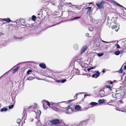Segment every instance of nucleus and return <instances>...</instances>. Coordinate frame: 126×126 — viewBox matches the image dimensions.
Here are the masks:
<instances>
[{
  "label": "nucleus",
  "mask_w": 126,
  "mask_h": 126,
  "mask_svg": "<svg viewBox=\"0 0 126 126\" xmlns=\"http://www.w3.org/2000/svg\"><path fill=\"white\" fill-rule=\"evenodd\" d=\"M51 108L54 110L58 111L59 110H60L61 107L59 106L57 103H55L53 102L51 103Z\"/></svg>",
  "instance_id": "1"
},
{
  "label": "nucleus",
  "mask_w": 126,
  "mask_h": 126,
  "mask_svg": "<svg viewBox=\"0 0 126 126\" xmlns=\"http://www.w3.org/2000/svg\"><path fill=\"white\" fill-rule=\"evenodd\" d=\"M66 111H65V113L67 114H70L71 112L70 111H73V109L71 107H70V106H68L66 107Z\"/></svg>",
  "instance_id": "2"
},
{
  "label": "nucleus",
  "mask_w": 126,
  "mask_h": 126,
  "mask_svg": "<svg viewBox=\"0 0 126 126\" xmlns=\"http://www.w3.org/2000/svg\"><path fill=\"white\" fill-rule=\"evenodd\" d=\"M51 123L54 125L59 124L61 123L60 120L58 119L53 120L51 121Z\"/></svg>",
  "instance_id": "3"
},
{
  "label": "nucleus",
  "mask_w": 126,
  "mask_h": 126,
  "mask_svg": "<svg viewBox=\"0 0 126 126\" xmlns=\"http://www.w3.org/2000/svg\"><path fill=\"white\" fill-rule=\"evenodd\" d=\"M95 74L92 75V77L97 78L100 75V73L99 71H95Z\"/></svg>",
  "instance_id": "4"
},
{
  "label": "nucleus",
  "mask_w": 126,
  "mask_h": 126,
  "mask_svg": "<svg viewBox=\"0 0 126 126\" xmlns=\"http://www.w3.org/2000/svg\"><path fill=\"white\" fill-rule=\"evenodd\" d=\"M75 109L78 111H82V108L79 105H76L75 107Z\"/></svg>",
  "instance_id": "5"
},
{
  "label": "nucleus",
  "mask_w": 126,
  "mask_h": 126,
  "mask_svg": "<svg viewBox=\"0 0 126 126\" xmlns=\"http://www.w3.org/2000/svg\"><path fill=\"white\" fill-rule=\"evenodd\" d=\"M87 48L86 46H85L81 48L80 51V54H81L84 52Z\"/></svg>",
  "instance_id": "6"
},
{
  "label": "nucleus",
  "mask_w": 126,
  "mask_h": 126,
  "mask_svg": "<svg viewBox=\"0 0 126 126\" xmlns=\"http://www.w3.org/2000/svg\"><path fill=\"white\" fill-rule=\"evenodd\" d=\"M100 95L101 97H102L105 96L104 95L105 94V92L102 90H101L99 91ZM106 95H105V96H106Z\"/></svg>",
  "instance_id": "7"
},
{
  "label": "nucleus",
  "mask_w": 126,
  "mask_h": 126,
  "mask_svg": "<svg viewBox=\"0 0 126 126\" xmlns=\"http://www.w3.org/2000/svg\"><path fill=\"white\" fill-rule=\"evenodd\" d=\"M15 100L13 98V97H12L11 98H10L9 100V103H10L11 104H14L15 103Z\"/></svg>",
  "instance_id": "8"
},
{
  "label": "nucleus",
  "mask_w": 126,
  "mask_h": 126,
  "mask_svg": "<svg viewBox=\"0 0 126 126\" xmlns=\"http://www.w3.org/2000/svg\"><path fill=\"white\" fill-rule=\"evenodd\" d=\"M39 66L43 69H46V65L44 63H41L40 64Z\"/></svg>",
  "instance_id": "9"
},
{
  "label": "nucleus",
  "mask_w": 126,
  "mask_h": 126,
  "mask_svg": "<svg viewBox=\"0 0 126 126\" xmlns=\"http://www.w3.org/2000/svg\"><path fill=\"white\" fill-rule=\"evenodd\" d=\"M1 19L3 21H5L7 23H9L12 21V20L10 19L9 18H3Z\"/></svg>",
  "instance_id": "10"
},
{
  "label": "nucleus",
  "mask_w": 126,
  "mask_h": 126,
  "mask_svg": "<svg viewBox=\"0 0 126 126\" xmlns=\"http://www.w3.org/2000/svg\"><path fill=\"white\" fill-rule=\"evenodd\" d=\"M96 5L97 6V7L99 9H102L103 8V6H102V5H101L100 4L96 3Z\"/></svg>",
  "instance_id": "11"
},
{
  "label": "nucleus",
  "mask_w": 126,
  "mask_h": 126,
  "mask_svg": "<svg viewBox=\"0 0 126 126\" xmlns=\"http://www.w3.org/2000/svg\"><path fill=\"white\" fill-rule=\"evenodd\" d=\"M98 104L97 103L94 102H92L90 104V105L92 106L91 107H93L94 106H95L97 105Z\"/></svg>",
  "instance_id": "12"
},
{
  "label": "nucleus",
  "mask_w": 126,
  "mask_h": 126,
  "mask_svg": "<svg viewBox=\"0 0 126 126\" xmlns=\"http://www.w3.org/2000/svg\"><path fill=\"white\" fill-rule=\"evenodd\" d=\"M105 100L103 99H100L98 101V102L100 104H102L103 103L105 102Z\"/></svg>",
  "instance_id": "13"
},
{
  "label": "nucleus",
  "mask_w": 126,
  "mask_h": 126,
  "mask_svg": "<svg viewBox=\"0 0 126 126\" xmlns=\"http://www.w3.org/2000/svg\"><path fill=\"white\" fill-rule=\"evenodd\" d=\"M8 110V109L6 107H4L0 109V111L1 112L6 111Z\"/></svg>",
  "instance_id": "14"
},
{
  "label": "nucleus",
  "mask_w": 126,
  "mask_h": 126,
  "mask_svg": "<svg viewBox=\"0 0 126 126\" xmlns=\"http://www.w3.org/2000/svg\"><path fill=\"white\" fill-rule=\"evenodd\" d=\"M122 44L123 45L124 47L125 48H126V40L125 41H122Z\"/></svg>",
  "instance_id": "15"
},
{
  "label": "nucleus",
  "mask_w": 126,
  "mask_h": 126,
  "mask_svg": "<svg viewBox=\"0 0 126 126\" xmlns=\"http://www.w3.org/2000/svg\"><path fill=\"white\" fill-rule=\"evenodd\" d=\"M74 47L75 50H77L78 48V45L77 44H75L74 45Z\"/></svg>",
  "instance_id": "16"
},
{
  "label": "nucleus",
  "mask_w": 126,
  "mask_h": 126,
  "mask_svg": "<svg viewBox=\"0 0 126 126\" xmlns=\"http://www.w3.org/2000/svg\"><path fill=\"white\" fill-rule=\"evenodd\" d=\"M37 124L38 126H44L43 125H41V123L39 120H38V121L37 122Z\"/></svg>",
  "instance_id": "17"
},
{
  "label": "nucleus",
  "mask_w": 126,
  "mask_h": 126,
  "mask_svg": "<svg viewBox=\"0 0 126 126\" xmlns=\"http://www.w3.org/2000/svg\"><path fill=\"white\" fill-rule=\"evenodd\" d=\"M113 2H114V3L115 4H116V5H117L118 6H120L121 7H123V8H124V7H123V6L122 5H120V4H119L117 2H116L115 1H113Z\"/></svg>",
  "instance_id": "18"
},
{
  "label": "nucleus",
  "mask_w": 126,
  "mask_h": 126,
  "mask_svg": "<svg viewBox=\"0 0 126 126\" xmlns=\"http://www.w3.org/2000/svg\"><path fill=\"white\" fill-rule=\"evenodd\" d=\"M19 66L17 67L13 71V73H15L19 69Z\"/></svg>",
  "instance_id": "19"
},
{
  "label": "nucleus",
  "mask_w": 126,
  "mask_h": 126,
  "mask_svg": "<svg viewBox=\"0 0 126 126\" xmlns=\"http://www.w3.org/2000/svg\"><path fill=\"white\" fill-rule=\"evenodd\" d=\"M88 30L89 31L92 32L93 31L94 28L92 27H91L88 28Z\"/></svg>",
  "instance_id": "20"
},
{
  "label": "nucleus",
  "mask_w": 126,
  "mask_h": 126,
  "mask_svg": "<svg viewBox=\"0 0 126 126\" xmlns=\"http://www.w3.org/2000/svg\"><path fill=\"white\" fill-rule=\"evenodd\" d=\"M21 22L22 23L21 24V25H22V26H24L26 25H23L22 24V23H23V24H24L25 23L26 21L25 20H23V19H22V20H21Z\"/></svg>",
  "instance_id": "21"
},
{
  "label": "nucleus",
  "mask_w": 126,
  "mask_h": 126,
  "mask_svg": "<svg viewBox=\"0 0 126 126\" xmlns=\"http://www.w3.org/2000/svg\"><path fill=\"white\" fill-rule=\"evenodd\" d=\"M39 112H40V114H39V113L38 112H36V115L37 116H38V117H39V116H40V114H41V110H39Z\"/></svg>",
  "instance_id": "22"
},
{
  "label": "nucleus",
  "mask_w": 126,
  "mask_h": 126,
  "mask_svg": "<svg viewBox=\"0 0 126 126\" xmlns=\"http://www.w3.org/2000/svg\"><path fill=\"white\" fill-rule=\"evenodd\" d=\"M21 121V120L19 118H18L16 120V122L17 123L19 124H19H20V122Z\"/></svg>",
  "instance_id": "23"
},
{
  "label": "nucleus",
  "mask_w": 126,
  "mask_h": 126,
  "mask_svg": "<svg viewBox=\"0 0 126 126\" xmlns=\"http://www.w3.org/2000/svg\"><path fill=\"white\" fill-rule=\"evenodd\" d=\"M80 18V16H79V17H75L74 18H73L72 19H71V20H74L77 19L79 18Z\"/></svg>",
  "instance_id": "24"
},
{
  "label": "nucleus",
  "mask_w": 126,
  "mask_h": 126,
  "mask_svg": "<svg viewBox=\"0 0 126 126\" xmlns=\"http://www.w3.org/2000/svg\"><path fill=\"white\" fill-rule=\"evenodd\" d=\"M120 53V51H117L115 52V54L116 55H119Z\"/></svg>",
  "instance_id": "25"
},
{
  "label": "nucleus",
  "mask_w": 126,
  "mask_h": 126,
  "mask_svg": "<svg viewBox=\"0 0 126 126\" xmlns=\"http://www.w3.org/2000/svg\"><path fill=\"white\" fill-rule=\"evenodd\" d=\"M47 101L44 100H43L42 101V103L43 104H46V103H47Z\"/></svg>",
  "instance_id": "26"
},
{
  "label": "nucleus",
  "mask_w": 126,
  "mask_h": 126,
  "mask_svg": "<svg viewBox=\"0 0 126 126\" xmlns=\"http://www.w3.org/2000/svg\"><path fill=\"white\" fill-rule=\"evenodd\" d=\"M108 91L109 92L108 93V94H111V93H112V92H111L112 89L111 88V87H110L109 89L108 90Z\"/></svg>",
  "instance_id": "27"
},
{
  "label": "nucleus",
  "mask_w": 126,
  "mask_h": 126,
  "mask_svg": "<svg viewBox=\"0 0 126 126\" xmlns=\"http://www.w3.org/2000/svg\"><path fill=\"white\" fill-rule=\"evenodd\" d=\"M66 81V79H61V82L62 83H64Z\"/></svg>",
  "instance_id": "28"
},
{
  "label": "nucleus",
  "mask_w": 126,
  "mask_h": 126,
  "mask_svg": "<svg viewBox=\"0 0 126 126\" xmlns=\"http://www.w3.org/2000/svg\"><path fill=\"white\" fill-rule=\"evenodd\" d=\"M34 79V78L32 77H29L27 79V80H30L33 79Z\"/></svg>",
  "instance_id": "29"
},
{
  "label": "nucleus",
  "mask_w": 126,
  "mask_h": 126,
  "mask_svg": "<svg viewBox=\"0 0 126 126\" xmlns=\"http://www.w3.org/2000/svg\"><path fill=\"white\" fill-rule=\"evenodd\" d=\"M51 103H52V102H51L50 103L49 102L47 101V105L48 106L51 107Z\"/></svg>",
  "instance_id": "30"
},
{
  "label": "nucleus",
  "mask_w": 126,
  "mask_h": 126,
  "mask_svg": "<svg viewBox=\"0 0 126 126\" xmlns=\"http://www.w3.org/2000/svg\"><path fill=\"white\" fill-rule=\"evenodd\" d=\"M103 55L104 53H98L97 54V55L99 57H101Z\"/></svg>",
  "instance_id": "31"
},
{
  "label": "nucleus",
  "mask_w": 126,
  "mask_h": 126,
  "mask_svg": "<svg viewBox=\"0 0 126 126\" xmlns=\"http://www.w3.org/2000/svg\"><path fill=\"white\" fill-rule=\"evenodd\" d=\"M81 94L82 93H77L74 96V98H77V96L78 94Z\"/></svg>",
  "instance_id": "32"
},
{
  "label": "nucleus",
  "mask_w": 126,
  "mask_h": 126,
  "mask_svg": "<svg viewBox=\"0 0 126 126\" xmlns=\"http://www.w3.org/2000/svg\"><path fill=\"white\" fill-rule=\"evenodd\" d=\"M14 106V104H12V105L9 106V109H11L13 108Z\"/></svg>",
  "instance_id": "33"
},
{
  "label": "nucleus",
  "mask_w": 126,
  "mask_h": 126,
  "mask_svg": "<svg viewBox=\"0 0 126 126\" xmlns=\"http://www.w3.org/2000/svg\"><path fill=\"white\" fill-rule=\"evenodd\" d=\"M117 17H115L114 18H113L112 19V22H113V21H114V22H116V20H117Z\"/></svg>",
  "instance_id": "34"
},
{
  "label": "nucleus",
  "mask_w": 126,
  "mask_h": 126,
  "mask_svg": "<svg viewBox=\"0 0 126 126\" xmlns=\"http://www.w3.org/2000/svg\"><path fill=\"white\" fill-rule=\"evenodd\" d=\"M106 3V2L104 1H102L100 3L101 5H102V6H103V4L105 3Z\"/></svg>",
  "instance_id": "35"
},
{
  "label": "nucleus",
  "mask_w": 126,
  "mask_h": 126,
  "mask_svg": "<svg viewBox=\"0 0 126 126\" xmlns=\"http://www.w3.org/2000/svg\"><path fill=\"white\" fill-rule=\"evenodd\" d=\"M114 94H112V96L113 97H114V98H117V97H115V96L117 94V93H114Z\"/></svg>",
  "instance_id": "36"
},
{
  "label": "nucleus",
  "mask_w": 126,
  "mask_h": 126,
  "mask_svg": "<svg viewBox=\"0 0 126 126\" xmlns=\"http://www.w3.org/2000/svg\"><path fill=\"white\" fill-rule=\"evenodd\" d=\"M36 18V16L34 15H33L32 16V19L33 20H34Z\"/></svg>",
  "instance_id": "37"
},
{
  "label": "nucleus",
  "mask_w": 126,
  "mask_h": 126,
  "mask_svg": "<svg viewBox=\"0 0 126 126\" xmlns=\"http://www.w3.org/2000/svg\"><path fill=\"white\" fill-rule=\"evenodd\" d=\"M92 8L91 7H88L87 8H86V9H88V12H89V11H91V10Z\"/></svg>",
  "instance_id": "38"
},
{
  "label": "nucleus",
  "mask_w": 126,
  "mask_h": 126,
  "mask_svg": "<svg viewBox=\"0 0 126 126\" xmlns=\"http://www.w3.org/2000/svg\"><path fill=\"white\" fill-rule=\"evenodd\" d=\"M32 72V71L31 70L29 69L28 70V71L27 72V73L28 74H29L30 73H31V72Z\"/></svg>",
  "instance_id": "39"
},
{
  "label": "nucleus",
  "mask_w": 126,
  "mask_h": 126,
  "mask_svg": "<svg viewBox=\"0 0 126 126\" xmlns=\"http://www.w3.org/2000/svg\"><path fill=\"white\" fill-rule=\"evenodd\" d=\"M117 27L116 25H113L111 26V28L112 29H115Z\"/></svg>",
  "instance_id": "40"
},
{
  "label": "nucleus",
  "mask_w": 126,
  "mask_h": 126,
  "mask_svg": "<svg viewBox=\"0 0 126 126\" xmlns=\"http://www.w3.org/2000/svg\"><path fill=\"white\" fill-rule=\"evenodd\" d=\"M45 104V105L44 104H43V107L44 108V109H47V106Z\"/></svg>",
  "instance_id": "41"
},
{
  "label": "nucleus",
  "mask_w": 126,
  "mask_h": 126,
  "mask_svg": "<svg viewBox=\"0 0 126 126\" xmlns=\"http://www.w3.org/2000/svg\"><path fill=\"white\" fill-rule=\"evenodd\" d=\"M123 71L122 70V69H120V70H119L118 71V72L120 73H123Z\"/></svg>",
  "instance_id": "42"
},
{
  "label": "nucleus",
  "mask_w": 126,
  "mask_h": 126,
  "mask_svg": "<svg viewBox=\"0 0 126 126\" xmlns=\"http://www.w3.org/2000/svg\"><path fill=\"white\" fill-rule=\"evenodd\" d=\"M33 62H31V61H28V62H22V63H19L18 64H18L20 63H32Z\"/></svg>",
  "instance_id": "43"
},
{
  "label": "nucleus",
  "mask_w": 126,
  "mask_h": 126,
  "mask_svg": "<svg viewBox=\"0 0 126 126\" xmlns=\"http://www.w3.org/2000/svg\"><path fill=\"white\" fill-rule=\"evenodd\" d=\"M3 46H5L6 45V42L5 41H4V43L2 44Z\"/></svg>",
  "instance_id": "44"
},
{
  "label": "nucleus",
  "mask_w": 126,
  "mask_h": 126,
  "mask_svg": "<svg viewBox=\"0 0 126 126\" xmlns=\"http://www.w3.org/2000/svg\"><path fill=\"white\" fill-rule=\"evenodd\" d=\"M23 115L24 116H24L25 115V114H26V111H25V110H24L23 112Z\"/></svg>",
  "instance_id": "45"
},
{
  "label": "nucleus",
  "mask_w": 126,
  "mask_h": 126,
  "mask_svg": "<svg viewBox=\"0 0 126 126\" xmlns=\"http://www.w3.org/2000/svg\"><path fill=\"white\" fill-rule=\"evenodd\" d=\"M108 83H110V84H113V82L111 81H108Z\"/></svg>",
  "instance_id": "46"
},
{
  "label": "nucleus",
  "mask_w": 126,
  "mask_h": 126,
  "mask_svg": "<svg viewBox=\"0 0 126 126\" xmlns=\"http://www.w3.org/2000/svg\"><path fill=\"white\" fill-rule=\"evenodd\" d=\"M119 102L121 104H123V103L124 102L122 100H120L119 101Z\"/></svg>",
  "instance_id": "47"
},
{
  "label": "nucleus",
  "mask_w": 126,
  "mask_h": 126,
  "mask_svg": "<svg viewBox=\"0 0 126 126\" xmlns=\"http://www.w3.org/2000/svg\"><path fill=\"white\" fill-rule=\"evenodd\" d=\"M89 34L88 33H87L85 34V35L86 37H89Z\"/></svg>",
  "instance_id": "48"
},
{
  "label": "nucleus",
  "mask_w": 126,
  "mask_h": 126,
  "mask_svg": "<svg viewBox=\"0 0 126 126\" xmlns=\"http://www.w3.org/2000/svg\"><path fill=\"white\" fill-rule=\"evenodd\" d=\"M116 47L117 48H119L120 47V46L118 44H116Z\"/></svg>",
  "instance_id": "49"
},
{
  "label": "nucleus",
  "mask_w": 126,
  "mask_h": 126,
  "mask_svg": "<svg viewBox=\"0 0 126 126\" xmlns=\"http://www.w3.org/2000/svg\"><path fill=\"white\" fill-rule=\"evenodd\" d=\"M101 41H102V42H104V43H109V42H107V41H103V40H101Z\"/></svg>",
  "instance_id": "50"
},
{
  "label": "nucleus",
  "mask_w": 126,
  "mask_h": 126,
  "mask_svg": "<svg viewBox=\"0 0 126 126\" xmlns=\"http://www.w3.org/2000/svg\"><path fill=\"white\" fill-rule=\"evenodd\" d=\"M87 70L88 71V72H89L90 71V70H92L91 69V68H90V67L89 68H88L87 69Z\"/></svg>",
  "instance_id": "51"
},
{
  "label": "nucleus",
  "mask_w": 126,
  "mask_h": 126,
  "mask_svg": "<svg viewBox=\"0 0 126 126\" xmlns=\"http://www.w3.org/2000/svg\"><path fill=\"white\" fill-rule=\"evenodd\" d=\"M73 100H68L67 101L68 102V103H70L71 101H72Z\"/></svg>",
  "instance_id": "52"
},
{
  "label": "nucleus",
  "mask_w": 126,
  "mask_h": 126,
  "mask_svg": "<svg viewBox=\"0 0 126 126\" xmlns=\"http://www.w3.org/2000/svg\"><path fill=\"white\" fill-rule=\"evenodd\" d=\"M106 87L107 88H108L109 89L111 87L109 85H107L106 86Z\"/></svg>",
  "instance_id": "53"
},
{
  "label": "nucleus",
  "mask_w": 126,
  "mask_h": 126,
  "mask_svg": "<svg viewBox=\"0 0 126 126\" xmlns=\"http://www.w3.org/2000/svg\"><path fill=\"white\" fill-rule=\"evenodd\" d=\"M61 80H57L56 81V82H61Z\"/></svg>",
  "instance_id": "54"
},
{
  "label": "nucleus",
  "mask_w": 126,
  "mask_h": 126,
  "mask_svg": "<svg viewBox=\"0 0 126 126\" xmlns=\"http://www.w3.org/2000/svg\"><path fill=\"white\" fill-rule=\"evenodd\" d=\"M95 68V66H94V67H90V68H91V69H94Z\"/></svg>",
  "instance_id": "55"
},
{
  "label": "nucleus",
  "mask_w": 126,
  "mask_h": 126,
  "mask_svg": "<svg viewBox=\"0 0 126 126\" xmlns=\"http://www.w3.org/2000/svg\"><path fill=\"white\" fill-rule=\"evenodd\" d=\"M105 72H106V71L105 70H103L102 71V72L103 73H105Z\"/></svg>",
  "instance_id": "56"
},
{
  "label": "nucleus",
  "mask_w": 126,
  "mask_h": 126,
  "mask_svg": "<svg viewBox=\"0 0 126 126\" xmlns=\"http://www.w3.org/2000/svg\"><path fill=\"white\" fill-rule=\"evenodd\" d=\"M67 4H69V5H71V2H69V3H67Z\"/></svg>",
  "instance_id": "57"
},
{
  "label": "nucleus",
  "mask_w": 126,
  "mask_h": 126,
  "mask_svg": "<svg viewBox=\"0 0 126 126\" xmlns=\"http://www.w3.org/2000/svg\"><path fill=\"white\" fill-rule=\"evenodd\" d=\"M107 25L108 26H110V25L109 24V22H108L107 23Z\"/></svg>",
  "instance_id": "58"
},
{
  "label": "nucleus",
  "mask_w": 126,
  "mask_h": 126,
  "mask_svg": "<svg viewBox=\"0 0 126 126\" xmlns=\"http://www.w3.org/2000/svg\"><path fill=\"white\" fill-rule=\"evenodd\" d=\"M3 33L1 32H0V35H3Z\"/></svg>",
  "instance_id": "59"
},
{
  "label": "nucleus",
  "mask_w": 126,
  "mask_h": 126,
  "mask_svg": "<svg viewBox=\"0 0 126 126\" xmlns=\"http://www.w3.org/2000/svg\"><path fill=\"white\" fill-rule=\"evenodd\" d=\"M87 13V14H90V11H89V12H88V11Z\"/></svg>",
  "instance_id": "60"
},
{
  "label": "nucleus",
  "mask_w": 126,
  "mask_h": 126,
  "mask_svg": "<svg viewBox=\"0 0 126 126\" xmlns=\"http://www.w3.org/2000/svg\"><path fill=\"white\" fill-rule=\"evenodd\" d=\"M109 16H108L107 18V20H109Z\"/></svg>",
  "instance_id": "61"
},
{
  "label": "nucleus",
  "mask_w": 126,
  "mask_h": 126,
  "mask_svg": "<svg viewBox=\"0 0 126 126\" xmlns=\"http://www.w3.org/2000/svg\"><path fill=\"white\" fill-rule=\"evenodd\" d=\"M124 69H126V65L124 67Z\"/></svg>",
  "instance_id": "62"
},
{
  "label": "nucleus",
  "mask_w": 126,
  "mask_h": 126,
  "mask_svg": "<svg viewBox=\"0 0 126 126\" xmlns=\"http://www.w3.org/2000/svg\"><path fill=\"white\" fill-rule=\"evenodd\" d=\"M38 117H38V116H37V115H36V119H38Z\"/></svg>",
  "instance_id": "63"
},
{
  "label": "nucleus",
  "mask_w": 126,
  "mask_h": 126,
  "mask_svg": "<svg viewBox=\"0 0 126 126\" xmlns=\"http://www.w3.org/2000/svg\"><path fill=\"white\" fill-rule=\"evenodd\" d=\"M97 87H94L93 88L94 89H95L96 88H97Z\"/></svg>",
  "instance_id": "64"
}]
</instances>
